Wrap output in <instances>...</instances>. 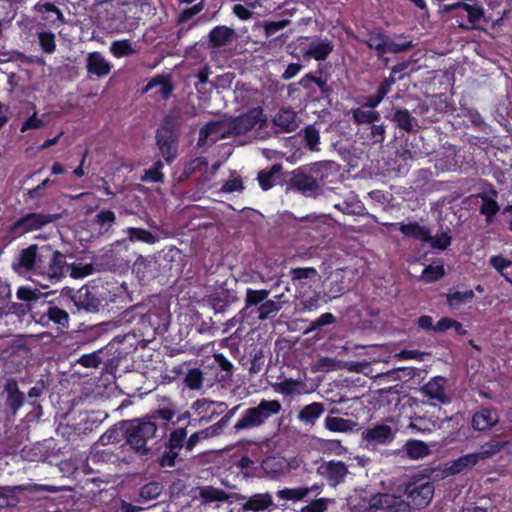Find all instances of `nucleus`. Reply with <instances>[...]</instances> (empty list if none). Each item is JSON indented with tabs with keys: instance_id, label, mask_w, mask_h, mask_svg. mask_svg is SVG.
<instances>
[{
	"instance_id": "obj_54",
	"label": "nucleus",
	"mask_w": 512,
	"mask_h": 512,
	"mask_svg": "<svg viewBox=\"0 0 512 512\" xmlns=\"http://www.w3.org/2000/svg\"><path fill=\"white\" fill-rule=\"evenodd\" d=\"M70 276L75 279L84 278L93 272L91 264H69Z\"/></svg>"
},
{
	"instance_id": "obj_11",
	"label": "nucleus",
	"mask_w": 512,
	"mask_h": 512,
	"mask_svg": "<svg viewBox=\"0 0 512 512\" xmlns=\"http://www.w3.org/2000/svg\"><path fill=\"white\" fill-rule=\"evenodd\" d=\"M445 386V378L434 377L421 388V393L432 401V405L448 404L451 402V397L446 392Z\"/></svg>"
},
{
	"instance_id": "obj_8",
	"label": "nucleus",
	"mask_w": 512,
	"mask_h": 512,
	"mask_svg": "<svg viewBox=\"0 0 512 512\" xmlns=\"http://www.w3.org/2000/svg\"><path fill=\"white\" fill-rule=\"evenodd\" d=\"M266 121L263 110L260 107L253 108L247 113L228 121L231 135L245 134L257 125H262Z\"/></svg>"
},
{
	"instance_id": "obj_4",
	"label": "nucleus",
	"mask_w": 512,
	"mask_h": 512,
	"mask_svg": "<svg viewBox=\"0 0 512 512\" xmlns=\"http://www.w3.org/2000/svg\"><path fill=\"white\" fill-rule=\"evenodd\" d=\"M282 405L278 400L262 399L257 406L247 408L234 425L235 431L259 427L280 413Z\"/></svg>"
},
{
	"instance_id": "obj_22",
	"label": "nucleus",
	"mask_w": 512,
	"mask_h": 512,
	"mask_svg": "<svg viewBox=\"0 0 512 512\" xmlns=\"http://www.w3.org/2000/svg\"><path fill=\"white\" fill-rule=\"evenodd\" d=\"M273 123L281 132L289 133L295 131L299 124L296 113L291 109H281L273 118Z\"/></svg>"
},
{
	"instance_id": "obj_60",
	"label": "nucleus",
	"mask_w": 512,
	"mask_h": 512,
	"mask_svg": "<svg viewBox=\"0 0 512 512\" xmlns=\"http://www.w3.org/2000/svg\"><path fill=\"white\" fill-rule=\"evenodd\" d=\"M39 42L42 47V49L47 52L51 53L55 50V37L54 34L50 32H41L39 33Z\"/></svg>"
},
{
	"instance_id": "obj_45",
	"label": "nucleus",
	"mask_w": 512,
	"mask_h": 512,
	"mask_svg": "<svg viewBox=\"0 0 512 512\" xmlns=\"http://www.w3.org/2000/svg\"><path fill=\"white\" fill-rule=\"evenodd\" d=\"M503 449V445L500 442H489L482 445L479 451L473 454L477 456V462L485 460L493 455L497 454Z\"/></svg>"
},
{
	"instance_id": "obj_46",
	"label": "nucleus",
	"mask_w": 512,
	"mask_h": 512,
	"mask_svg": "<svg viewBox=\"0 0 512 512\" xmlns=\"http://www.w3.org/2000/svg\"><path fill=\"white\" fill-rule=\"evenodd\" d=\"M278 498L282 500L300 501L307 497V490L304 487L284 488L277 492Z\"/></svg>"
},
{
	"instance_id": "obj_52",
	"label": "nucleus",
	"mask_w": 512,
	"mask_h": 512,
	"mask_svg": "<svg viewBox=\"0 0 512 512\" xmlns=\"http://www.w3.org/2000/svg\"><path fill=\"white\" fill-rule=\"evenodd\" d=\"M280 309H281V305L278 302H276L274 300H267V301L263 302L258 308L259 319L260 320L267 319L272 314L277 313Z\"/></svg>"
},
{
	"instance_id": "obj_25",
	"label": "nucleus",
	"mask_w": 512,
	"mask_h": 512,
	"mask_svg": "<svg viewBox=\"0 0 512 512\" xmlns=\"http://www.w3.org/2000/svg\"><path fill=\"white\" fill-rule=\"evenodd\" d=\"M4 392L7 393V405L16 413L24 402V394L20 392L15 379L8 378L4 382Z\"/></svg>"
},
{
	"instance_id": "obj_41",
	"label": "nucleus",
	"mask_w": 512,
	"mask_h": 512,
	"mask_svg": "<svg viewBox=\"0 0 512 512\" xmlns=\"http://www.w3.org/2000/svg\"><path fill=\"white\" fill-rule=\"evenodd\" d=\"M474 298V291H455L447 294V303L452 308H458L461 304L467 303Z\"/></svg>"
},
{
	"instance_id": "obj_50",
	"label": "nucleus",
	"mask_w": 512,
	"mask_h": 512,
	"mask_svg": "<svg viewBox=\"0 0 512 512\" xmlns=\"http://www.w3.org/2000/svg\"><path fill=\"white\" fill-rule=\"evenodd\" d=\"M334 504L330 498H318L301 508L300 512H325L329 505Z\"/></svg>"
},
{
	"instance_id": "obj_26",
	"label": "nucleus",
	"mask_w": 512,
	"mask_h": 512,
	"mask_svg": "<svg viewBox=\"0 0 512 512\" xmlns=\"http://www.w3.org/2000/svg\"><path fill=\"white\" fill-rule=\"evenodd\" d=\"M477 463V456L473 453H469L459 457L458 459L447 462L444 466L443 472L446 475H455L466 469L474 467Z\"/></svg>"
},
{
	"instance_id": "obj_35",
	"label": "nucleus",
	"mask_w": 512,
	"mask_h": 512,
	"mask_svg": "<svg viewBox=\"0 0 512 512\" xmlns=\"http://www.w3.org/2000/svg\"><path fill=\"white\" fill-rule=\"evenodd\" d=\"M282 166L274 164L270 169L263 170L258 174L259 185L263 190H268L273 187L275 177L281 173Z\"/></svg>"
},
{
	"instance_id": "obj_10",
	"label": "nucleus",
	"mask_w": 512,
	"mask_h": 512,
	"mask_svg": "<svg viewBox=\"0 0 512 512\" xmlns=\"http://www.w3.org/2000/svg\"><path fill=\"white\" fill-rule=\"evenodd\" d=\"M291 183L305 196H315L320 190V186L308 165L302 166L293 172Z\"/></svg>"
},
{
	"instance_id": "obj_13",
	"label": "nucleus",
	"mask_w": 512,
	"mask_h": 512,
	"mask_svg": "<svg viewBox=\"0 0 512 512\" xmlns=\"http://www.w3.org/2000/svg\"><path fill=\"white\" fill-rule=\"evenodd\" d=\"M191 408L195 414L200 416L201 420L210 421L214 417L223 414L227 409V405L224 402L202 398L194 401Z\"/></svg>"
},
{
	"instance_id": "obj_55",
	"label": "nucleus",
	"mask_w": 512,
	"mask_h": 512,
	"mask_svg": "<svg viewBox=\"0 0 512 512\" xmlns=\"http://www.w3.org/2000/svg\"><path fill=\"white\" fill-rule=\"evenodd\" d=\"M444 275L443 265H430L422 271V278L426 282H434Z\"/></svg>"
},
{
	"instance_id": "obj_58",
	"label": "nucleus",
	"mask_w": 512,
	"mask_h": 512,
	"mask_svg": "<svg viewBox=\"0 0 512 512\" xmlns=\"http://www.w3.org/2000/svg\"><path fill=\"white\" fill-rule=\"evenodd\" d=\"M412 47L411 42H403L397 43L387 36V41L385 45V54L386 53H400L403 51H407Z\"/></svg>"
},
{
	"instance_id": "obj_29",
	"label": "nucleus",
	"mask_w": 512,
	"mask_h": 512,
	"mask_svg": "<svg viewBox=\"0 0 512 512\" xmlns=\"http://www.w3.org/2000/svg\"><path fill=\"white\" fill-rule=\"evenodd\" d=\"M263 471L272 478L279 477L285 474L286 467L285 457L282 456H270L262 461Z\"/></svg>"
},
{
	"instance_id": "obj_3",
	"label": "nucleus",
	"mask_w": 512,
	"mask_h": 512,
	"mask_svg": "<svg viewBox=\"0 0 512 512\" xmlns=\"http://www.w3.org/2000/svg\"><path fill=\"white\" fill-rule=\"evenodd\" d=\"M157 426L151 421L133 420L125 425L126 444L140 456H146L151 449L148 443L155 437Z\"/></svg>"
},
{
	"instance_id": "obj_59",
	"label": "nucleus",
	"mask_w": 512,
	"mask_h": 512,
	"mask_svg": "<svg viewBox=\"0 0 512 512\" xmlns=\"http://www.w3.org/2000/svg\"><path fill=\"white\" fill-rule=\"evenodd\" d=\"M433 248L444 250L451 244V237L447 232L437 234L435 237L431 236L430 241Z\"/></svg>"
},
{
	"instance_id": "obj_56",
	"label": "nucleus",
	"mask_w": 512,
	"mask_h": 512,
	"mask_svg": "<svg viewBox=\"0 0 512 512\" xmlns=\"http://www.w3.org/2000/svg\"><path fill=\"white\" fill-rule=\"evenodd\" d=\"M186 437L187 431L185 428L175 429L170 435L169 448L179 451L183 447Z\"/></svg>"
},
{
	"instance_id": "obj_48",
	"label": "nucleus",
	"mask_w": 512,
	"mask_h": 512,
	"mask_svg": "<svg viewBox=\"0 0 512 512\" xmlns=\"http://www.w3.org/2000/svg\"><path fill=\"white\" fill-rule=\"evenodd\" d=\"M48 124L47 115L43 114L39 116L36 112L33 113L27 120L21 125V132H25L31 129H40Z\"/></svg>"
},
{
	"instance_id": "obj_57",
	"label": "nucleus",
	"mask_w": 512,
	"mask_h": 512,
	"mask_svg": "<svg viewBox=\"0 0 512 512\" xmlns=\"http://www.w3.org/2000/svg\"><path fill=\"white\" fill-rule=\"evenodd\" d=\"M268 294L267 290L248 289L246 292V306L258 305L267 298Z\"/></svg>"
},
{
	"instance_id": "obj_17",
	"label": "nucleus",
	"mask_w": 512,
	"mask_h": 512,
	"mask_svg": "<svg viewBox=\"0 0 512 512\" xmlns=\"http://www.w3.org/2000/svg\"><path fill=\"white\" fill-rule=\"evenodd\" d=\"M173 91V85L168 76L158 75L152 78L145 87V92L149 93L155 100H166Z\"/></svg>"
},
{
	"instance_id": "obj_31",
	"label": "nucleus",
	"mask_w": 512,
	"mask_h": 512,
	"mask_svg": "<svg viewBox=\"0 0 512 512\" xmlns=\"http://www.w3.org/2000/svg\"><path fill=\"white\" fill-rule=\"evenodd\" d=\"M324 412V406L322 403L313 402L309 405L304 406L299 414L298 419L300 422L305 424H315L316 420L320 418V416Z\"/></svg>"
},
{
	"instance_id": "obj_16",
	"label": "nucleus",
	"mask_w": 512,
	"mask_h": 512,
	"mask_svg": "<svg viewBox=\"0 0 512 512\" xmlns=\"http://www.w3.org/2000/svg\"><path fill=\"white\" fill-rule=\"evenodd\" d=\"M231 135L228 121L209 123L199 133V144L214 143Z\"/></svg>"
},
{
	"instance_id": "obj_18",
	"label": "nucleus",
	"mask_w": 512,
	"mask_h": 512,
	"mask_svg": "<svg viewBox=\"0 0 512 512\" xmlns=\"http://www.w3.org/2000/svg\"><path fill=\"white\" fill-rule=\"evenodd\" d=\"M318 185L332 182L339 173V165L333 161H321L308 165Z\"/></svg>"
},
{
	"instance_id": "obj_23",
	"label": "nucleus",
	"mask_w": 512,
	"mask_h": 512,
	"mask_svg": "<svg viewBox=\"0 0 512 512\" xmlns=\"http://www.w3.org/2000/svg\"><path fill=\"white\" fill-rule=\"evenodd\" d=\"M333 50V44L327 39L312 41L304 53L305 58H313L317 61L325 60Z\"/></svg>"
},
{
	"instance_id": "obj_49",
	"label": "nucleus",
	"mask_w": 512,
	"mask_h": 512,
	"mask_svg": "<svg viewBox=\"0 0 512 512\" xmlns=\"http://www.w3.org/2000/svg\"><path fill=\"white\" fill-rule=\"evenodd\" d=\"M46 316L48 317L49 320L53 321L54 323L62 327L68 326L69 315L63 309H60L56 306L49 307L46 312Z\"/></svg>"
},
{
	"instance_id": "obj_64",
	"label": "nucleus",
	"mask_w": 512,
	"mask_h": 512,
	"mask_svg": "<svg viewBox=\"0 0 512 512\" xmlns=\"http://www.w3.org/2000/svg\"><path fill=\"white\" fill-rule=\"evenodd\" d=\"M290 24V20H281V21H267L264 24V31L266 36H270L277 32L278 30H281L285 27H287Z\"/></svg>"
},
{
	"instance_id": "obj_40",
	"label": "nucleus",
	"mask_w": 512,
	"mask_h": 512,
	"mask_svg": "<svg viewBox=\"0 0 512 512\" xmlns=\"http://www.w3.org/2000/svg\"><path fill=\"white\" fill-rule=\"evenodd\" d=\"M324 426L333 432H347L352 429L353 423L340 417H326Z\"/></svg>"
},
{
	"instance_id": "obj_32",
	"label": "nucleus",
	"mask_w": 512,
	"mask_h": 512,
	"mask_svg": "<svg viewBox=\"0 0 512 512\" xmlns=\"http://www.w3.org/2000/svg\"><path fill=\"white\" fill-rule=\"evenodd\" d=\"M124 232L126 233L128 240L132 243L142 242L152 245L157 243L159 240L156 235L143 228L128 227Z\"/></svg>"
},
{
	"instance_id": "obj_61",
	"label": "nucleus",
	"mask_w": 512,
	"mask_h": 512,
	"mask_svg": "<svg viewBox=\"0 0 512 512\" xmlns=\"http://www.w3.org/2000/svg\"><path fill=\"white\" fill-rule=\"evenodd\" d=\"M16 503L13 490L10 487H0V508L12 506Z\"/></svg>"
},
{
	"instance_id": "obj_63",
	"label": "nucleus",
	"mask_w": 512,
	"mask_h": 512,
	"mask_svg": "<svg viewBox=\"0 0 512 512\" xmlns=\"http://www.w3.org/2000/svg\"><path fill=\"white\" fill-rule=\"evenodd\" d=\"M177 457L178 451L168 447V450L161 455L159 464L162 467H173Z\"/></svg>"
},
{
	"instance_id": "obj_37",
	"label": "nucleus",
	"mask_w": 512,
	"mask_h": 512,
	"mask_svg": "<svg viewBox=\"0 0 512 512\" xmlns=\"http://www.w3.org/2000/svg\"><path fill=\"white\" fill-rule=\"evenodd\" d=\"M393 120L397 123L399 128L405 131H412L417 126V120L412 117L406 109L396 110Z\"/></svg>"
},
{
	"instance_id": "obj_1",
	"label": "nucleus",
	"mask_w": 512,
	"mask_h": 512,
	"mask_svg": "<svg viewBox=\"0 0 512 512\" xmlns=\"http://www.w3.org/2000/svg\"><path fill=\"white\" fill-rule=\"evenodd\" d=\"M434 483L426 477L411 479L406 487L405 494L409 499L406 502L401 496L389 493H378L369 500V510H384L387 512H411V508L423 509L427 507L434 496Z\"/></svg>"
},
{
	"instance_id": "obj_44",
	"label": "nucleus",
	"mask_w": 512,
	"mask_h": 512,
	"mask_svg": "<svg viewBox=\"0 0 512 512\" xmlns=\"http://www.w3.org/2000/svg\"><path fill=\"white\" fill-rule=\"evenodd\" d=\"M302 383L299 381H295L292 379H286L275 386V389L278 393L282 395H294L301 393Z\"/></svg>"
},
{
	"instance_id": "obj_33",
	"label": "nucleus",
	"mask_w": 512,
	"mask_h": 512,
	"mask_svg": "<svg viewBox=\"0 0 512 512\" xmlns=\"http://www.w3.org/2000/svg\"><path fill=\"white\" fill-rule=\"evenodd\" d=\"M387 35L380 30H373L368 32L367 39L364 40L365 44L377 51V56L381 58L385 54V45Z\"/></svg>"
},
{
	"instance_id": "obj_62",
	"label": "nucleus",
	"mask_w": 512,
	"mask_h": 512,
	"mask_svg": "<svg viewBox=\"0 0 512 512\" xmlns=\"http://www.w3.org/2000/svg\"><path fill=\"white\" fill-rule=\"evenodd\" d=\"M489 263L501 275L504 273L505 269L512 265V261L510 259L504 258L501 255L492 256L489 260Z\"/></svg>"
},
{
	"instance_id": "obj_53",
	"label": "nucleus",
	"mask_w": 512,
	"mask_h": 512,
	"mask_svg": "<svg viewBox=\"0 0 512 512\" xmlns=\"http://www.w3.org/2000/svg\"><path fill=\"white\" fill-rule=\"evenodd\" d=\"M304 138L307 146L313 150H319L318 145L320 141L319 131L313 126H307L304 130Z\"/></svg>"
},
{
	"instance_id": "obj_28",
	"label": "nucleus",
	"mask_w": 512,
	"mask_h": 512,
	"mask_svg": "<svg viewBox=\"0 0 512 512\" xmlns=\"http://www.w3.org/2000/svg\"><path fill=\"white\" fill-rule=\"evenodd\" d=\"M75 303L79 308L88 312H95L100 306V300L87 288H82L75 296Z\"/></svg>"
},
{
	"instance_id": "obj_5",
	"label": "nucleus",
	"mask_w": 512,
	"mask_h": 512,
	"mask_svg": "<svg viewBox=\"0 0 512 512\" xmlns=\"http://www.w3.org/2000/svg\"><path fill=\"white\" fill-rule=\"evenodd\" d=\"M46 253L48 256L38 266V276H42L53 283L59 282L69 271V264L66 262L65 255L53 250L49 245Z\"/></svg>"
},
{
	"instance_id": "obj_43",
	"label": "nucleus",
	"mask_w": 512,
	"mask_h": 512,
	"mask_svg": "<svg viewBox=\"0 0 512 512\" xmlns=\"http://www.w3.org/2000/svg\"><path fill=\"white\" fill-rule=\"evenodd\" d=\"M380 115L377 111L366 109L364 107L353 111V119L358 124L372 123L379 119Z\"/></svg>"
},
{
	"instance_id": "obj_6",
	"label": "nucleus",
	"mask_w": 512,
	"mask_h": 512,
	"mask_svg": "<svg viewBox=\"0 0 512 512\" xmlns=\"http://www.w3.org/2000/svg\"><path fill=\"white\" fill-rule=\"evenodd\" d=\"M47 251L48 245H44L42 247H38L35 244L30 245L29 247L21 250L17 262L13 264L14 269L18 273H31L33 275H38V266L41 264V261H44L47 256Z\"/></svg>"
},
{
	"instance_id": "obj_24",
	"label": "nucleus",
	"mask_w": 512,
	"mask_h": 512,
	"mask_svg": "<svg viewBox=\"0 0 512 512\" xmlns=\"http://www.w3.org/2000/svg\"><path fill=\"white\" fill-rule=\"evenodd\" d=\"M499 421V416L496 410L483 408L476 412L473 416V427L478 431H485L490 429Z\"/></svg>"
},
{
	"instance_id": "obj_2",
	"label": "nucleus",
	"mask_w": 512,
	"mask_h": 512,
	"mask_svg": "<svg viewBox=\"0 0 512 512\" xmlns=\"http://www.w3.org/2000/svg\"><path fill=\"white\" fill-rule=\"evenodd\" d=\"M290 277L304 310H316L319 307V294L315 290L320 280L318 271L314 267H297L290 270Z\"/></svg>"
},
{
	"instance_id": "obj_12",
	"label": "nucleus",
	"mask_w": 512,
	"mask_h": 512,
	"mask_svg": "<svg viewBox=\"0 0 512 512\" xmlns=\"http://www.w3.org/2000/svg\"><path fill=\"white\" fill-rule=\"evenodd\" d=\"M395 437L394 430L385 424L376 425L363 432V439L367 447L375 448L379 445H387Z\"/></svg>"
},
{
	"instance_id": "obj_7",
	"label": "nucleus",
	"mask_w": 512,
	"mask_h": 512,
	"mask_svg": "<svg viewBox=\"0 0 512 512\" xmlns=\"http://www.w3.org/2000/svg\"><path fill=\"white\" fill-rule=\"evenodd\" d=\"M331 195L329 200L333 207L343 214L360 215L363 213L364 206L357 195L347 188H336L329 190Z\"/></svg>"
},
{
	"instance_id": "obj_30",
	"label": "nucleus",
	"mask_w": 512,
	"mask_h": 512,
	"mask_svg": "<svg viewBox=\"0 0 512 512\" xmlns=\"http://www.w3.org/2000/svg\"><path fill=\"white\" fill-rule=\"evenodd\" d=\"M272 504V496L269 493L255 494L243 504L242 510L258 512L267 509Z\"/></svg>"
},
{
	"instance_id": "obj_51",
	"label": "nucleus",
	"mask_w": 512,
	"mask_h": 512,
	"mask_svg": "<svg viewBox=\"0 0 512 512\" xmlns=\"http://www.w3.org/2000/svg\"><path fill=\"white\" fill-rule=\"evenodd\" d=\"M184 383L190 389H200L203 383V375L199 369H190L184 377Z\"/></svg>"
},
{
	"instance_id": "obj_39",
	"label": "nucleus",
	"mask_w": 512,
	"mask_h": 512,
	"mask_svg": "<svg viewBox=\"0 0 512 512\" xmlns=\"http://www.w3.org/2000/svg\"><path fill=\"white\" fill-rule=\"evenodd\" d=\"M125 438V427L113 426L103 433L99 438V443L103 446L119 443Z\"/></svg>"
},
{
	"instance_id": "obj_36",
	"label": "nucleus",
	"mask_w": 512,
	"mask_h": 512,
	"mask_svg": "<svg viewBox=\"0 0 512 512\" xmlns=\"http://www.w3.org/2000/svg\"><path fill=\"white\" fill-rule=\"evenodd\" d=\"M109 51L115 58L129 56L136 52L131 42L127 39L113 41Z\"/></svg>"
},
{
	"instance_id": "obj_42",
	"label": "nucleus",
	"mask_w": 512,
	"mask_h": 512,
	"mask_svg": "<svg viewBox=\"0 0 512 512\" xmlns=\"http://www.w3.org/2000/svg\"><path fill=\"white\" fill-rule=\"evenodd\" d=\"M406 453L411 459H421L429 454L428 446L422 441H409L406 446Z\"/></svg>"
},
{
	"instance_id": "obj_34",
	"label": "nucleus",
	"mask_w": 512,
	"mask_h": 512,
	"mask_svg": "<svg viewBox=\"0 0 512 512\" xmlns=\"http://www.w3.org/2000/svg\"><path fill=\"white\" fill-rule=\"evenodd\" d=\"M234 34L233 29L227 26H217L211 30L209 39L214 47H220L227 44Z\"/></svg>"
},
{
	"instance_id": "obj_9",
	"label": "nucleus",
	"mask_w": 512,
	"mask_h": 512,
	"mask_svg": "<svg viewBox=\"0 0 512 512\" xmlns=\"http://www.w3.org/2000/svg\"><path fill=\"white\" fill-rule=\"evenodd\" d=\"M59 214L29 213L16 221L13 230L19 234H26L56 221Z\"/></svg>"
},
{
	"instance_id": "obj_15",
	"label": "nucleus",
	"mask_w": 512,
	"mask_h": 512,
	"mask_svg": "<svg viewBox=\"0 0 512 512\" xmlns=\"http://www.w3.org/2000/svg\"><path fill=\"white\" fill-rule=\"evenodd\" d=\"M157 144L159 150L166 160L170 163L173 161L177 154L176 136L173 131L167 127H161L157 130Z\"/></svg>"
},
{
	"instance_id": "obj_47",
	"label": "nucleus",
	"mask_w": 512,
	"mask_h": 512,
	"mask_svg": "<svg viewBox=\"0 0 512 512\" xmlns=\"http://www.w3.org/2000/svg\"><path fill=\"white\" fill-rule=\"evenodd\" d=\"M343 363L331 357H322L315 363L314 370L318 372H329L341 369Z\"/></svg>"
},
{
	"instance_id": "obj_19",
	"label": "nucleus",
	"mask_w": 512,
	"mask_h": 512,
	"mask_svg": "<svg viewBox=\"0 0 512 512\" xmlns=\"http://www.w3.org/2000/svg\"><path fill=\"white\" fill-rule=\"evenodd\" d=\"M112 63L100 52H90L86 57V69L89 74L99 78L107 76L112 70Z\"/></svg>"
},
{
	"instance_id": "obj_20",
	"label": "nucleus",
	"mask_w": 512,
	"mask_h": 512,
	"mask_svg": "<svg viewBox=\"0 0 512 512\" xmlns=\"http://www.w3.org/2000/svg\"><path fill=\"white\" fill-rule=\"evenodd\" d=\"M198 496L201 499L202 503L210 504V503H220V502H229L232 503L233 499H239L240 496L236 494L226 493L225 491L215 488L213 486H202L198 488Z\"/></svg>"
},
{
	"instance_id": "obj_38",
	"label": "nucleus",
	"mask_w": 512,
	"mask_h": 512,
	"mask_svg": "<svg viewBox=\"0 0 512 512\" xmlns=\"http://www.w3.org/2000/svg\"><path fill=\"white\" fill-rule=\"evenodd\" d=\"M481 200L480 213L486 216L487 224H491L494 215L499 211V205L495 199L488 195H482Z\"/></svg>"
},
{
	"instance_id": "obj_14",
	"label": "nucleus",
	"mask_w": 512,
	"mask_h": 512,
	"mask_svg": "<svg viewBox=\"0 0 512 512\" xmlns=\"http://www.w3.org/2000/svg\"><path fill=\"white\" fill-rule=\"evenodd\" d=\"M462 12H465L466 20L460 19L461 17L459 14H455L454 18L456 19L458 26L463 30L478 29L481 21H487L484 9L481 5H471L467 3Z\"/></svg>"
},
{
	"instance_id": "obj_27",
	"label": "nucleus",
	"mask_w": 512,
	"mask_h": 512,
	"mask_svg": "<svg viewBox=\"0 0 512 512\" xmlns=\"http://www.w3.org/2000/svg\"><path fill=\"white\" fill-rule=\"evenodd\" d=\"M391 225L398 226V229L407 237H411L422 242H428L431 239L430 230L418 223H398Z\"/></svg>"
},
{
	"instance_id": "obj_21",
	"label": "nucleus",
	"mask_w": 512,
	"mask_h": 512,
	"mask_svg": "<svg viewBox=\"0 0 512 512\" xmlns=\"http://www.w3.org/2000/svg\"><path fill=\"white\" fill-rule=\"evenodd\" d=\"M318 472L328 479L330 485L336 486L345 478L347 468L343 462L329 461L323 463L318 468Z\"/></svg>"
}]
</instances>
